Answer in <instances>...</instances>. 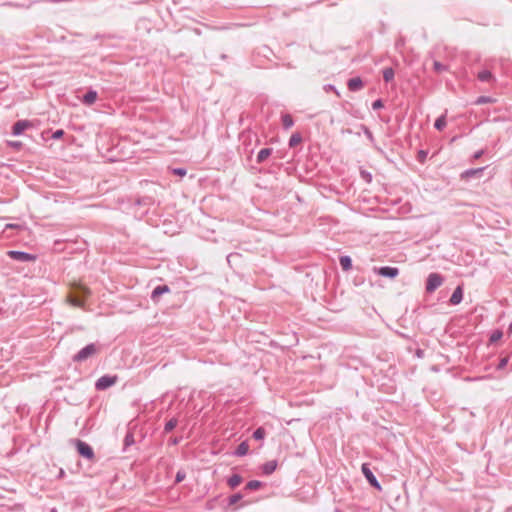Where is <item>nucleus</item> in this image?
Masks as SVG:
<instances>
[{"label": "nucleus", "mask_w": 512, "mask_h": 512, "mask_svg": "<svg viewBox=\"0 0 512 512\" xmlns=\"http://www.w3.org/2000/svg\"><path fill=\"white\" fill-rule=\"evenodd\" d=\"M281 119L283 128L285 130L290 129L294 125V120L290 114H283Z\"/></svg>", "instance_id": "obj_20"}, {"label": "nucleus", "mask_w": 512, "mask_h": 512, "mask_svg": "<svg viewBox=\"0 0 512 512\" xmlns=\"http://www.w3.org/2000/svg\"><path fill=\"white\" fill-rule=\"evenodd\" d=\"M395 72L393 68L387 67L383 70V79L385 82H390L394 79Z\"/></svg>", "instance_id": "obj_24"}, {"label": "nucleus", "mask_w": 512, "mask_h": 512, "mask_svg": "<svg viewBox=\"0 0 512 512\" xmlns=\"http://www.w3.org/2000/svg\"><path fill=\"white\" fill-rule=\"evenodd\" d=\"M172 173H173L174 175H177V176L183 177V176H185V175H186L187 171H186V169H184V168H174V169L172 170Z\"/></svg>", "instance_id": "obj_38"}, {"label": "nucleus", "mask_w": 512, "mask_h": 512, "mask_svg": "<svg viewBox=\"0 0 512 512\" xmlns=\"http://www.w3.org/2000/svg\"><path fill=\"white\" fill-rule=\"evenodd\" d=\"M508 361H509V358H508V357H503V358H501V359H500V361H499V363L497 364L496 369H497V370H502V369H504V368L507 366Z\"/></svg>", "instance_id": "obj_36"}, {"label": "nucleus", "mask_w": 512, "mask_h": 512, "mask_svg": "<svg viewBox=\"0 0 512 512\" xmlns=\"http://www.w3.org/2000/svg\"><path fill=\"white\" fill-rule=\"evenodd\" d=\"M361 471H362L364 477L366 478L367 482L373 488H375V489H377L379 491L382 489L379 481L377 480V478L375 477V475L371 471V469L369 467V464H367V463L362 464Z\"/></svg>", "instance_id": "obj_5"}, {"label": "nucleus", "mask_w": 512, "mask_h": 512, "mask_svg": "<svg viewBox=\"0 0 512 512\" xmlns=\"http://www.w3.org/2000/svg\"><path fill=\"white\" fill-rule=\"evenodd\" d=\"M33 123L30 120H18L12 126V135L19 136L25 130L32 128Z\"/></svg>", "instance_id": "obj_8"}, {"label": "nucleus", "mask_w": 512, "mask_h": 512, "mask_svg": "<svg viewBox=\"0 0 512 512\" xmlns=\"http://www.w3.org/2000/svg\"><path fill=\"white\" fill-rule=\"evenodd\" d=\"M118 381L117 375H103L95 382V389L98 391H104L113 385H115Z\"/></svg>", "instance_id": "obj_1"}, {"label": "nucleus", "mask_w": 512, "mask_h": 512, "mask_svg": "<svg viewBox=\"0 0 512 512\" xmlns=\"http://www.w3.org/2000/svg\"><path fill=\"white\" fill-rule=\"evenodd\" d=\"M232 256H233L232 254H230V255H228V256H227V261H228V262H230V258H231Z\"/></svg>", "instance_id": "obj_47"}, {"label": "nucleus", "mask_w": 512, "mask_h": 512, "mask_svg": "<svg viewBox=\"0 0 512 512\" xmlns=\"http://www.w3.org/2000/svg\"><path fill=\"white\" fill-rule=\"evenodd\" d=\"M484 170H485V167L467 169L464 172H462L461 178L468 180V179H471L474 177H481Z\"/></svg>", "instance_id": "obj_10"}, {"label": "nucleus", "mask_w": 512, "mask_h": 512, "mask_svg": "<svg viewBox=\"0 0 512 512\" xmlns=\"http://www.w3.org/2000/svg\"><path fill=\"white\" fill-rule=\"evenodd\" d=\"M347 86L351 92H357L363 88L364 83L360 77H353L348 80Z\"/></svg>", "instance_id": "obj_11"}, {"label": "nucleus", "mask_w": 512, "mask_h": 512, "mask_svg": "<svg viewBox=\"0 0 512 512\" xmlns=\"http://www.w3.org/2000/svg\"><path fill=\"white\" fill-rule=\"evenodd\" d=\"M383 107H384V103H383L382 99H377V100H375L372 103V109L373 110H378V109H381Z\"/></svg>", "instance_id": "obj_37"}, {"label": "nucleus", "mask_w": 512, "mask_h": 512, "mask_svg": "<svg viewBox=\"0 0 512 512\" xmlns=\"http://www.w3.org/2000/svg\"><path fill=\"white\" fill-rule=\"evenodd\" d=\"M97 97H98L97 91H95L93 89H89L83 95L82 103L85 104V105L90 106V105H92V104H94L96 102Z\"/></svg>", "instance_id": "obj_13"}, {"label": "nucleus", "mask_w": 512, "mask_h": 512, "mask_svg": "<svg viewBox=\"0 0 512 512\" xmlns=\"http://www.w3.org/2000/svg\"><path fill=\"white\" fill-rule=\"evenodd\" d=\"M324 90H325L326 92L334 91V92L339 96V92L337 91V89L335 88V86H334V85H332V84H327V85H325V86H324Z\"/></svg>", "instance_id": "obj_41"}, {"label": "nucleus", "mask_w": 512, "mask_h": 512, "mask_svg": "<svg viewBox=\"0 0 512 512\" xmlns=\"http://www.w3.org/2000/svg\"><path fill=\"white\" fill-rule=\"evenodd\" d=\"M302 141V137L299 133H294L291 135L290 139H289V147L290 148H293L295 146H297L298 144H300Z\"/></svg>", "instance_id": "obj_26"}, {"label": "nucleus", "mask_w": 512, "mask_h": 512, "mask_svg": "<svg viewBox=\"0 0 512 512\" xmlns=\"http://www.w3.org/2000/svg\"><path fill=\"white\" fill-rule=\"evenodd\" d=\"M446 124H447V122H446V116H445V115H441V116H439V117L435 120V122H434V127H435V129H437V130L441 131V130H443V129L446 127Z\"/></svg>", "instance_id": "obj_23"}, {"label": "nucleus", "mask_w": 512, "mask_h": 512, "mask_svg": "<svg viewBox=\"0 0 512 512\" xmlns=\"http://www.w3.org/2000/svg\"><path fill=\"white\" fill-rule=\"evenodd\" d=\"M361 175L362 177L367 181V182H371L372 180V175L367 172V171H361Z\"/></svg>", "instance_id": "obj_42"}, {"label": "nucleus", "mask_w": 512, "mask_h": 512, "mask_svg": "<svg viewBox=\"0 0 512 512\" xmlns=\"http://www.w3.org/2000/svg\"><path fill=\"white\" fill-rule=\"evenodd\" d=\"M494 101L495 100L489 96H480L475 101V104L481 105V104H486V103H493Z\"/></svg>", "instance_id": "obj_30"}, {"label": "nucleus", "mask_w": 512, "mask_h": 512, "mask_svg": "<svg viewBox=\"0 0 512 512\" xmlns=\"http://www.w3.org/2000/svg\"><path fill=\"white\" fill-rule=\"evenodd\" d=\"M97 352V346L94 343H90L83 347L78 353L73 356L74 362H83L89 357L93 356Z\"/></svg>", "instance_id": "obj_2"}, {"label": "nucleus", "mask_w": 512, "mask_h": 512, "mask_svg": "<svg viewBox=\"0 0 512 512\" xmlns=\"http://www.w3.org/2000/svg\"><path fill=\"white\" fill-rule=\"evenodd\" d=\"M8 145L17 150L23 146L22 142L20 141H8Z\"/></svg>", "instance_id": "obj_40"}, {"label": "nucleus", "mask_w": 512, "mask_h": 512, "mask_svg": "<svg viewBox=\"0 0 512 512\" xmlns=\"http://www.w3.org/2000/svg\"><path fill=\"white\" fill-rule=\"evenodd\" d=\"M433 68L434 70L437 72V73H441L443 71H446L447 70V66L442 64L441 62L439 61H434L433 63Z\"/></svg>", "instance_id": "obj_33"}, {"label": "nucleus", "mask_w": 512, "mask_h": 512, "mask_svg": "<svg viewBox=\"0 0 512 512\" xmlns=\"http://www.w3.org/2000/svg\"><path fill=\"white\" fill-rule=\"evenodd\" d=\"M75 445L77 452L79 455H81L83 458L88 460H94L95 454L93 448L86 442L82 440H75Z\"/></svg>", "instance_id": "obj_3"}, {"label": "nucleus", "mask_w": 512, "mask_h": 512, "mask_svg": "<svg viewBox=\"0 0 512 512\" xmlns=\"http://www.w3.org/2000/svg\"><path fill=\"white\" fill-rule=\"evenodd\" d=\"M169 291H170V288L167 285L156 286L152 290V293H151L152 301L157 302L159 300L160 296H162L165 293H168Z\"/></svg>", "instance_id": "obj_12"}, {"label": "nucleus", "mask_w": 512, "mask_h": 512, "mask_svg": "<svg viewBox=\"0 0 512 512\" xmlns=\"http://www.w3.org/2000/svg\"><path fill=\"white\" fill-rule=\"evenodd\" d=\"M243 481V478L241 475L239 474H233L232 476H230L227 480V484L232 488H236L237 486H239Z\"/></svg>", "instance_id": "obj_19"}, {"label": "nucleus", "mask_w": 512, "mask_h": 512, "mask_svg": "<svg viewBox=\"0 0 512 512\" xmlns=\"http://www.w3.org/2000/svg\"><path fill=\"white\" fill-rule=\"evenodd\" d=\"M178 424L177 418L173 417L169 421L166 422L164 427V432L169 433L171 432Z\"/></svg>", "instance_id": "obj_27"}, {"label": "nucleus", "mask_w": 512, "mask_h": 512, "mask_svg": "<svg viewBox=\"0 0 512 512\" xmlns=\"http://www.w3.org/2000/svg\"><path fill=\"white\" fill-rule=\"evenodd\" d=\"M428 152L426 150H419L417 154V161L420 163H424L426 161Z\"/></svg>", "instance_id": "obj_34"}, {"label": "nucleus", "mask_w": 512, "mask_h": 512, "mask_svg": "<svg viewBox=\"0 0 512 512\" xmlns=\"http://www.w3.org/2000/svg\"><path fill=\"white\" fill-rule=\"evenodd\" d=\"M360 127H361V129H362V131H363L364 135H365V136L367 137V139L369 140V142H370L374 147H376V144H375V138H374V136H373L372 132L370 131V129H369L367 126L363 125V124H362Z\"/></svg>", "instance_id": "obj_25"}, {"label": "nucleus", "mask_w": 512, "mask_h": 512, "mask_svg": "<svg viewBox=\"0 0 512 512\" xmlns=\"http://www.w3.org/2000/svg\"><path fill=\"white\" fill-rule=\"evenodd\" d=\"M253 438L255 440H263L266 436V430L263 428V427H258L254 432H253Z\"/></svg>", "instance_id": "obj_28"}, {"label": "nucleus", "mask_w": 512, "mask_h": 512, "mask_svg": "<svg viewBox=\"0 0 512 512\" xmlns=\"http://www.w3.org/2000/svg\"><path fill=\"white\" fill-rule=\"evenodd\" d=\"M63 135H64V130H62V129H58V130H56V131H54V132L52 133V136H51V137H52V139H54V140H58V139L62 138V137H63Z\"/></svg>", "instance_id": "obj_39"}, {"label": "nucleus", "mask_w": 512, "mask_h": 512, "mask_svg": "<svg viewBox=\"0 0 512 512\" xmlns=\"http://www.w3.org/2000/svg\"><path fill=\"white\" fill-rule=\"evenodd\" d=\"M249 451V445L247 441L241 442L233 452V454L237 457L245 456Z\"/></svg>", "instance_id": "obj_17"}, {"label": "nucleus", "mask_w": 512, "mask_h": 512, "mask_svg": "<svg viewBox=\"0 0 512 512\" xmlns=\"http://www.w3.org/2000/svg\"><path fill=\"white\" fill-rule=\"evenodd\" d=\"M64 476H65V471L63 469H60L58 477L63 478Z\"/></svg>", "instance_id": "obj_45"}, {"label": "nucleus", "mask_w": 512, "mask_h": 512, "mask_svg": "<svg viewBox=\"0 0 512 512\" xmlns=\"http://www.w3.org/2000/svg\"><path fill=\"white\" fill-rule=\"evenodd\" d=\"M7 255L12 260H15L18 262H30V261L35 260V258H36L34 255H32L30 253H27L24 251H18V250H10L7 252Z\"/></svg>", "instance_id": "obj_6"}, {"label": "nucleus", "mask_w": 512, "mask_h": 512, "mask_svg": "<svg viewBox=\"0 0 512 512\" xmlns=\"http://www.w3.org/2000/svg\"><path fill=\"white\" fill-rule=\"evenodd\" d=\"M264 483L261 482V481H258V480H251L249 481L246 486H245V489L246 490H250V491H254V490H258L260 489L261 487H263Z\"/></svg>", "instance_id": "obj_22"}, {"label": "nucleus", "mask_w": 512, "mask_h": 512, "mask_svg": "<svg viewBox=\"0 0 512 512\" xmlns=\"http://www.w3.org/2000/svg\"><path fill=\"white\" fill-rule=\"evenodd\" d=\"M273 152V149L272 148H263L261 149L258 154H257V157H256V162L258 164H261L263 163Z\"/></svg>", "instance_id": "obj_16"}, {"label": "nucleus", "mask_w": 512, "mask_h": 512, "mask_svg": "<svg viewBox=\"0 0 512 512\" xmlns=\"http://www.w3.org/2000/svg\"><path fill=\"white\" fill-rule=\"evenodd\" d=\"M508 334L511 335L512 334V322L510 323L509 327H508Z\"/></svg>", "instance_id": "obj_46"}, {"label": "nucleus", "mask_w": 512, "mask_h": 512, "mask_svg": "<svg viewBox=\"0 0 512 512\" xmlns=\"http://www.w3.org/2000/svg\"><path fill=\"white\" fill-rule=\"evenodd\" d=\"M339 263L344 271H349L352 268V259L348 255L340 256Z\"/></svg>", "instance_id": "obj_18"}, {"label": "nucleus", "mask_w": 512, "mask_h": 512, "mask_svg": "<svg viewBox=\"0 0 512 512\" xmlns=\"http://www.w3.org/2000/svg\"><path fill=\"white\" fill-rule=\"evenodd\" d=\"M462 299H463V289L461 286H457L455 288V290L453 291V293L449 299V302L452 305H458L461 303Z\"/></svg>", "instance_id": "obj_15"}, {"label": "nucleus", "mask_w": 512, "mask_h": 512, "mask_svg": "<svg viewBox=\"0 0 512 512\" xmlns=\"http://www.w3.org/2000/svg\"><path fill=\"white\" fill-rule=\"evenodd\" d=\"M278 462L276 460H270L261 466V471L264 475L269 476L277 469Z\"/></svg>", "instance_id": "obj_14"}, {"label": "nucleus", "mask_w": 512, "mask_h": 512, "mask_svg": "<svg viewBox=\"0 0 512 512\" xmlns=\"http://www.w3.org/2000/svg\"><path fill=\"white\" fill-rule=\"evenodd\" d=\"M444 278L439 273H430L426 280V291L428 293L434 292L438 287L442 285Z\"/></svg>", "instance_id": "obj_4"}, {"label": "nucleus", "mask_w": 512, "mask_h": 512, "mask_svg": "<svg viewBox=\"0 0 512 512\" xmlns=\"http://www.w3.org/2000/svg\"><path fill=\"white\" fill-rule=\"evenodd\" d=\"M478 79L481 81V82H489L491 81L492 79H494L492 73L488 70H483V71H480L477 75Z\"/></svg>", "instance_id": "obj_21"}, {"label": "nucleus", "mask_w": 512, "mask_h": 512, "mask_svg": "<svg viewBox=\"0 0 512 512\" xmlns=\"http://www.w3.org/2000/svg\"><path fill=\"white\" fill-rule=\"evenodd\" d=\"M483 155V150H480V151H477L475 154H474V158L475 159H478L480 158L481 156Z\"/></svg>", "instance_id": "obj_43"}, {"label": "nucleus", "mask_w": 512, "mask_h": 512, "mask_svg": "<svg viewBox=\"0 0 512 512\" xmlns=\"http://www.w3.org/2000/svg\"><path fill=\"white\" fill-rule=\"evenodd\" d=\"M374 272L382 277L394 279L398 276L399 269L397 267L382 266V267H375Z\"/></svg>", "instance_id": "obj_7"}, {"label": "nucleus", "mask_w": 512, "mask_h": 512, "mask_svg": "<svg viewBox=\"0 0 512 512\" xmlns=\"http://www.w3.org/2000/svg\"><path fill=\"white\" fill-rule=\"evenodd\" d=\"M243 498V495L241 493H235L228 498V504L234 505L238 503Z\"/></svg>", "instance_id": "obj_29"}, {"label": "nucleus", "mask_w": 512, "mask_h": 512, "mask_svg": "<svg viewBox=\"0 0 512 512\" xmlns=\"http://www.w3.org/2000/svg\"><path fill=\"white\" fill-rule=\"evenodd\" d=\"M186 477V472L184 470H178L175 476V483L182 482Z\"/></svg>", "instance_id": "obj_35"}, {"label": "nucleus", "mask_w": 512, "mask_h": 512, "mask_svg": "<svg viewBox=\"0 0 512 512\" xmlns=\"http://www.w3.org/2000/svg\"><path fill=\"white\" fill-rule=\"evenodd\" d=\"M85 293L84 289L75 290L69 296L70 303L74 306L81 307L84 304Z\"/></svg>", "instance_id": "obj_9"}, {"label": "nucleus", "mask_w": 512, "mask_h": 512, "mask_svg": "<svg viewBox=\"0 0 512 512\" xmlns=\"http://www.w3.org/2000/svg\"><path fill=\"white\" fill-rule=\"evenodd\" d=\"M134 436L132 433H127L124 437V446L125 448L134 444Z\"/></svg>", "instance_id": "obj_32"}, {"label": "nucleus", "mask_w": 512, "mask_h": 512, "mask_svg": "<svg viewBox=\"0 0 512 512\" xmlns=\"http://www.w3.org/2000/svg\"><path fill=\"white\" fill-rule=\"evenodd\" d=\"M170 443H171L172 445H177V444L179 443V439H178V438H171V439H170Z\"/></svg>", "instance_id": "obj_44"}, {"label": "nucleus", "mask_w": 512, "mask_h": 512, "mask_svg": "<svg viewBox=\"0 0 512 512\" xmlns=\"http://www.w3.org/2000/svg\"><path fill=\"white\" fill-rule=\"evenodd\" d=\"M502 336H503L502 331H500V330H494V331L491 333V335H490V339H489V340H490V342H491V343H494V342H496V341L500 340V339L502 338Z\"/></svg>", "instance_id": "obj_31"}]
</instances>
